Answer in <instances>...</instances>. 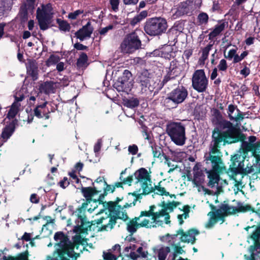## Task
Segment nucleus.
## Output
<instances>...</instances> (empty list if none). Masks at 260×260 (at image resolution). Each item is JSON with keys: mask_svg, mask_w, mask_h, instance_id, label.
Instances as JSON below:
<instances>
[{"mask_svg": "<svg viewBox=\"0 0 260 260\" xmlns=\"http://www.w3.org/2000/svg\"><path fill=\"white\" fill-rule=\"evenodd\" d=\"M220 125L222 130L215 128L212 132L209 152L206 153L204 156L206 164L210 165L211 167V169L205 170L209 180L208 185L211 188L216 187L217 190L215 192H218L220 175L226 170L221 158L220 145H225L226 144L234 143L236 140L235 129L231 122L223 120Z\"/></svg>", "mask_w": 260, "mask_h": 260, "instance_id": "nucleus-1", "label": "nucleus"}, {"mask_svg": "<svg viewBox=\"0 0 260 260\" xmlns=\"http://www.w3.org/2000/svg\"><path fill=\"white\" fill-rule=\"evenodd\" d=\"M162 208L158 211H155L154 205L150 206L148 211H143L138 217L141 226L147 229L162 226L164 223H170L169 213L173 211L178 204L175 202L168 203L163 202Z\"/></svg>", "mask_w": 260, "mask_h": 260, "instance_id": "nucleus-2", "label": "nucleus"}, {"mask_svg": "<svg viewBox=\"0 0 260 260\" xmlns=\"http://www.w3.org/2000/svg\"><path fill=\"white\" fill-rule=\"evenodd\" d=\"M54 240L58 242L55 244L56 250L53 256H48L47 260H75L73 249L75 245L71 243L69 239L63 232H59L55 234Z\"/></svg>", "mask_w": 260, "mask_h": 260, "instance_id": "nucleus-3", "label": "nucleus"}, {"mask_svg": "<svg viewBox=\"0 0 260 260\" xmlns=\"http://www.w3.org/2000/svg\"><path fill=\"white\" fill-rule=\"evenodd\" d=\"M250 209V207L248 205L239 204L237 207H235L228 204H222L215 212L211 211L208 213L210 218L205 224V227L211 228L218 221H221V223H222L224 221L225 216L234 214L236 212L248 211Z\"/></svg>", "mask_w": 260, "mask_h": 260, "instance_id": "nucleus-4", "label": "nucleus"}, {"mask_svg": "<svg viewBox=\"0 0 260 260\" xmlns=\"http://www.w3.org/2000/svg\"><path fill=\"white\" fill-rule=\"evenodd\" d=\"M167 133L177 145L182 146L186 141L185 125L181 122H171L167 126Z\"/></svg>", "mask_w": 260, "mask_h": 260, "instance_id": "nucleus-5", "label": "nucleus"}, {"mask_svg": "<svg viewBox=\"0 0 260 260\" xmlns=\"http://www.w3.org/2000/svg\"><path fill=\"white\" fill-rule=\"evenodd\" d=\"M245 157L240 154H236L232 158V163L230 165L232 171L240 172L244 174H248L255 172L257 164V157H253L252 163L249 162L244 168Z\"/></svg>", "mask_w": 260, "mask_h": 260, "instance_id": "nucleus-6", "label": "nucleus"}, {"mask_svg": "<svg viewBox=\"0 0 260 260\" xmlns=\"http://www.w3.org/2000/svg\"><path fill=\"white\" fill-rule=\"evenodd\" d=\"M52 8L50 4L42 5L37 10V18L41 29L46 30L52 22Z\"/></svg>", "mask_w": 260, "mask_h": 260, "instance_id": "nucleus-7", "label": "nucleus"}, {"mask_svg": "<svg viewBox=\"0 0 260 260\" xmlns=\"http://www.w3.org/2000/svg\"><path fill=\"white\" fill-rule=\"evenodd\" d=\"M167 27L165 19L161 18H153L146 23L144 29L150 36H156L164 32Z\"/></svg>", "mask_w": 260, "mask_h": 260, "instance_id": "nucleus-8", "label": "nucleus"}, {"mask_svg": "<svg viewBox=\"0 0 260 260\" xmlns=\"http://www.w3.org/2000/svg\"><path fill=\"white\" fill-rule=\"evenodd\" d=\"M141 45L138 32L135 31L126 36L121 44V50L123 53H132L138 49Z\"/></svg>", "mask_w": 260, "mask_h": 260, "instance_id": "nucleus-9", "label": "nucleus"}, {"mask_svg": "<svg viewBox=\"0 0 260 260\" xmlns=\"http://www.w3.org/2000/svg\"><path fill=\"white\" fill-rule=\"evenodd\" d=\"M208 85V79L203 70H196L192 77V86L199 92H205Z\"/></svg>", "mask_w": 260, "mask_h": 260, "instance_id": "nucleus-10", "label": "nucleus"}, {"mask_svg": "<svg viewBox=\"0 0 260 260\" xmlns=\"http://www.w3.org/2000/svg\"><path fill=\"white\" fill-rule=\"evenodd\" d=\"M124 256L121 260H136L138 257L145 258L148 252L142 246L137 247L135 245L126 246L124 250Z\"/></svg>", "mask_w": 260, "mask_h": 260, "instance_id": "nucleus-11", "label": "nucleus"}, {"mask_svg": "<svg viewBox=\"0 0 260 260\" xmlns=\"http://www.w3.org/2000/svg\"><path fill=\"white\" fill-rule=\"evenodd\" d=\"M136 178L138 181L141 183L143 190V194H147L152 190V186L151 184L150 175L147 170L144 168H141L135 173Z\"/></svg>", "mask_w": 260, "mask_h": 260, "instance_id": "nucleus-12", "label": "nucleus"}, {"mask_svg": "<svg viewBox=\"0 0 260 260\" xmlns=\"http://www.w3.org/2000/svg\"><path fill=\"white\" fill-rule=\"evenodd\" d=\"M77 213L78 218L77 221V225L74 229V232L78 234L86 233L90 229L92 224H94V221H87L84 214V209L82 208L78 209Z\"/></svg>", "mask_w": 260, "mask_h": 260, "instance_id": "nucleus-13", "label": "nucleus"}, {"mask_svg": "<svg viewBox=\"0 0 260 260\" xmlns=\"http://www.w3.org/2000/svg\"><path fill=\"white\" fill-rule=\"evenodd\" d=\"M121 200V199L117 198V200L116 202H109L108 203L109 209L110 211L114 212L118 218L125 220L128 218V216L126 213L120 210H123L124 208L129 207V205L127 203H125L122 205H119V201Z\"/></svg>", "mask_w": 260, "mask_h": 260, "instance_id": "nucleus-14", "label": "nucleus"}, {"mask_svg": "<svg viewBox=\"0 0 260 260\" xmlns=\"http://www.w3.org/2000/svg\"><path fill=\"white\" fill-rule=\"evenodd\" d=\"M188 92L186 88L181 86L179 87L170 92L166 100H171L175 104L182 103L186 98Z\"/></svg>", "mask_w": 260, "mask_h": 260, "instance_id": "nucleus-15", "label": "nucleus"}, {"mask_svg": "<svg viewBox=\"0 0 260 260\" xmlns=\"http://www.w3.org/2000/svg\"><path fill=\"white\" fill-rule=\"evenodd\" d=\"M234 174L232 175L231 180L234 186V191L237 193L239 191H242L244 187L245 184L243 181L244 178V173L240 172L232 171Z\"/></svg>", "mask_w": 260, "mask_h": 260, "instance_id": "nucleus-16", "label": "nucleus"}, {"mask_svg": "<svg viewBox=\"0 0 260 260\" xmlns=\"http://www.w3.org/2000/svg\"><path fill=\"white\" fill-rule=\"evenodd\" d=\"M116 220L115 217L107 216L106 217H102L96 221H93V223L102 224L101 230L108 231L113 229L116 222Z\"/></svg>", "mask_w": 260, "mask_h": 260, "instance_id": "nucleus-17", "label": "nucleus"}, {"mask_svg": "<svg viewBox=\"0 0 260 260\" xmlns=\"http://www.w3.org/2000/svg\"><path fill=\"white\" fill-rule=\"evenodd\" d=\"M93 30L91 23L88 22L85 25L76 32L75 36L81 41H83L87 38H90Z\"/></svg>", "mask_w": 260, "mask_h": 260, "instance_id": "nucleus-18", "label": "nucleus"}, {"mask_svg": "<svg viewBox=\"0 0 260 260\" xmlns=\"http://www.w3.org/2000/svg\"><path fill=\"white\" fill-rule=\"evenodd\" d=\"M199 234L198 231L196 230H190L184 233L182 230H179L176 235H181L180 240L182 242L193 243L196 241V236Z\"/></svg>", "mask_w": 260, "mask_h": 260, "instance_id": "nucleus-19", "label": "nucleus"}, {"mask_svg": "<svg viewBox=\"0 0 260 260\" xmlns=\"http://www.w3.org/2000/svg\"><path fill=\"white\" fill-rule=\"evenodd\" d=\"M228 113L231 120L238 122H240L244 119L243 113L237 108L236 106L233 105L229 106Z\"/></svg>", "mask_w": 260, "mask_h": 260, "instance_id": "nucleus-20", "label": "nucleus"}, {"mask_svg": "<svg viewBox=\"0 0 260 260\" xmlns=\"http://www.w3.org/2000/svg\"><path fill=\"white\" fill-rule=\"evenodd\" d=\"M35 0H26L25 3L20 8V14L23 19L27 18L28 13H32L35 9Z\"/></svg>", "mask_w": 260, "mask_h": 260, "instance_id": "nucleus-21", "label": "nucleus"}, {"mask_svg": "<svg viewBox=\"0 0 260 260\" xmlns=\"http://www.w3.org/2000/svg\"><path fill=\"white\" fill-rule=\"evenodd\" d=\"M144 82L139 83L141 88V92L142 93L148 94L153 91L156 87V83L152 78L144 81Z\"/></svg>", "mask_w": 260, "mask_h": 260, "instance_id": "nucleus-22", "label": "nucleus"}, {"mask_svg": "<svg viewBox=\"0 0 260 260\" xmlns=\"http://www.w3.org/2000/svg\"><path fill=\"white\" fill-rule=\"evenodd\" d=\"M144 82L139 83L141 88V92L142 93L148 94L153 91L156 87V83L152 78L144 81Z\"/></svg>", "mask_w": 260, "mask_h": 260, "instance_id": "nucleus-23", "label": "nucleus"}, {"mask_svg": "<svg viewBox=\"0 0 260 260\" xmlns=\"http://www.w3.org/2000/svg\"><path fill=\"white\" fill-rule=\"evenodd\" d=\"M176 237L177 235H170L169 234H167L161 238V240L162 242H167L170 245L175 246V250L173 255L175 253L176 256H177V254H182L184 252L181 247H178L177 245L174 243L173 240Z\"/></svg>", "mask_w": 260, "mask_h": 260, "instance_id": "nucleus-24", "label": "nucleus"}, {"mask_svg": "<svg viewBox=\"0 0 260 260\" xmlns=\"http://www.w3.org/2000/svg\"><path fill=\"white\" fill-rule=\"evenodd\" d=\"M175 10V12L172 16L174 19L187 14L189 10L188 2L186 1L181 3L176 9H172V11H173Z\"/></svg>", "mask_w": 260, "mask_h": 260, "instance_id": "nucleus-25", "label": "nucleus"}, {"mask_svg": "<svg viewBox=\"0 0 260 260\" xmlns=\"http://www.w3.org/2000/svg\"><path fill=\"white\" fill-rule=\"evenodd\" d=\"M55 83L52 81L43 82L39 86V90L41 92H43L47 94L54 93L55 89Z\"/></svg>", "mask_w": 260, "mask_h": 260, "instance_id": "nucleus-26", "label": "nucleus"}, {"mask_svg": "<svg viewBox=\"0 0 260 260\" xmlns=\"http://www.w3.org/2000/svg\"><path fill=\"white\" fill-rule=\"evenodd\" d=\"M38 66L35 61H29L27 66V74L33 80H36L38 76Z\"/></svg>", "mask_w": 260, "mask_h": 260, "instance_id": "nucleus-27", "label": "nucleus"}, {"mask_svg": "<svg viewBox=\"0 0 260 260\" xmlns=\"http://www.w3.org/2000/svg\"><path fill=\"white\" fill-rule=\"evenodd\" d=\"M15 131L14 121L11 122L9 124L7 125L3 129L1 137L6 142L12 136Z\"/></svg>", "mask_w": 260, "mask_h": 260, "instance_id": "nucleus-28", "label": "nucleus"}, {"mask_svg": "<svg viewBox=\"0 0 260 260\" xmlns=\"http://www.w3.org/2000/svg\"><path fill=\"white\" fill-rule=\"evenodd\" d=\"M141 224L138 217H135L127 223L126 229L129 233L133 234L137 232L139 228H142Z\"/></svg>", "mask_w": 260, "mask_h": 260, "instance_id": "nucleus-29", "label": "nucleus"}, {"mask_svg": "<svg viewBox=\"0 0 260 260\" xmlns=\"http://www.w3.org/2000/svg\"><path fill=\"white\" fill-rule=\"evenodd\" d=\"M13 5V0H0V16L8 13Z\"/></svg>", "mask_w": 260, "mask_h": 260, "instance_id": "nucleus-30", "label": "nucleus"}, {"mask_svg": "<svg viewBox=\"0 0 260 260\" xmlns=\"http://www.w3.org/2000/svg\"><path fill=\"white\" fill-rule=\"evenodd\" d=\"M47 104V102H46L43 104L38 105L36 107V108L34 109V113L35 116L40 118L45 117V119H46L49 118L48 113H47L45 110Z\"/></svg>", "mask_w": 260, "mask_h": 260, "instance_id": "nucleus-31", "label": "nucleus"}, {"mask_svg": "<svg viewBox=\"0 0 260 260\" xmlns=\"http://www.w3.org/2000/svg\"><path fill=\"white\" fill-rule=\"evenodd\" d=\"M151 192H154V193L162 196H170L171 198L175 197L174 194H170L167 189L162 186L161 182H159L158 185H155L154 187H152V190Z\"/></svg>", "mask_w": 260, "mask_h": 260, "instance_id": "nucleus-32", "label": "nucleus"}, {"mask_svg": "<svg viewBox=\"0 0 260 260\" xmlns=\"http://www.w3.org/2000/svg\"><path fill=\"white\" fill-rule=\"evenodd\" d=\"M20 104H18L17 102H14L7 114V118L9 119H13L20 110Z\"/></svg>", "mask_w": 260, "mask_h": 260, "instance_id": "nucleus-33", "label": "nucleus"}, {"mask_svg": "<svg viewBox=\"0 0 260 260\" xmlns=\"http://www.w3.org/2000/svg\"><path fill=\"white\" fill-rule=\"evenodd\" d=\"M245 230L247 231L249 230H252V234L250 236V237L254 241L255 243H259L258 241L260 239V226H248L245 228Z\"/></svg>", "mask_w": 260, "mask_h": 260, "instance_id": "nucleus-34", "label": "nucleus"}, {"mask_svg": "<svg viewBox=\"0 0 260 260\" xmlns=\"http://www.w3.org/2000/svg\"><path fill=\"white\" fill-rule=\"evenodd\" d=\"M81 192L83 196L86 198L87 202L88 203H90L92 197L97 193V192L91 187H84L81 188Z\"/></svg>", "mask_w": 260, "mask_h": 260, "instance_id": "nucleus-35", "label": "nucleus"}, {"mask_svg": "<svg viewBox=\"0 0 260 260\" xmlns=\"http://www.w3.org/2000/svg\"><path fill=\"white\" fill-rule=\"evenodd\" d=\"M243 149L245 152L250 151L254 150L253 152V155L254 157H257V155L256 154L255 148L257 146L256 144H252V143H249L248 141H243L242 142V145Z\"/></svg>", "mask_w": 260, "mask_h": 260, "instance_id": "nucleus-36", "label": "nucleus"}, {"mask_svg": "<svg viewBox=\"0 0 260 260\" xmlns=\"http://www.w3.org/2000/svg\"><path fill=\"white\" fill-rule=\"evenodd\" d=\"M151 78V74L147 70H143L138 74L137 81L138 83H144V81Z\"/></svg>", "mask_w": 260, "mask_h": 260, "instance_id": "nucleus-37", "label": "nucleus"}, {"mask_svg": "<svg viewBox=\"0 0 260 260\" xmlns=\"http://www.w3.org/2000/svg\"><path fill=\"white\" fill-rule=\"evenodd\" d=\"M260 245L259 243H254L253 245L250 246L249 251L250 253L251 260H254L255 257L258 256L259 253Z\"/></svg>", "mask_w": 260, "mask_h": 260, "instance_id": "nucleus-38", "label": "nucleus"}, {"mask_svg": "<svg viewBox=\"0 0 260 260\" xmlns=\"http://www.w3.org/2000/svg\"><path fill=\"white\" fill-rule=\"evenodd\" d=\"M224 27L225 24L224 23L215 25L214 29L209 35V38L212 39L217 36L224 30Z\"/></svg>", "mask_w": 260, "mask_h": 260, "instance_id": "nucleus-39", "label": "nucleus"}, {"mask_svg": "<svg viewBox=\"0 0 260 260\" xmlns=\"http://www.w3.org/2000/svg\"><path fill=\"white\" fill-rule=\"evenodd\" d=\"M213 46L212 44H209L202 50V54L201 57L199 59V61L204 63L205 61L207 59L209 52Z\"/></svg>", "mask_w": 260, "mask_h": 260, "instance_id": "nucleus-40", "label": "nucleus"}, {"mask_svg": "<svg viewBox=\"0 0 260 260\" xmlns=\"http://www.w3.org/2000/svg\"><path fill=\"white\" fill-rule=\"evenodd\" d=\"M170 252L169 247H162L158 250V257L159 260H165L168 254Z\"/></svg>", "mask_w": 260, "mask_h": 260, "instance_id": "nucleus-41", "label": "nucleus"}, {"mask_svg": "<svg viewBox=\"0 0 260 260\" xmlns=\"http://www.w3.org/2000/svg\"><path fill=\"white\" fill-rule=\"evenodd\" d=\"M127 84L125 80L121 79L115 83V87L118 91H125Z\"/></svg>", "mask_w": 260, "mask_h": 260, "instance_id": "nucleus-42", "label": "nucleus"}, {"mask_svg": "<svg viewBox=\"0 0 260 260\" xmlns=\"http://www.w3.org/2000/svg\"><path fill=\"white\" fill-rule=\"evenodd\" d=\"M27 252H25L19 254L17 258L12 256H4L0 260H27Z\"/></svg>", "mask_w": 260, "mask_h": 260, "instance_id": "nucleus-43", "label": "nucleus"}, {"mask_svg": "<svg viewBox=\"0 0 260 260\" xmlns=\"http://www.w3.org/2000/svg\"><path fill=\"white\" fill-rule=\"evenodd\" d=\"M202 175H203V173L201 170H200L198 172H196L194 173H193V179L192 182L197 186L200 185L201 183V182H202V180H203Z\"/></svg>", "mask_w": 260, "mask_h": 260, "instance_id": "nucleus-44", "label": "nucleus"}, {"mask_svg": "<svg viewBox=\"0 0 260 260\" xmlns=\"http://www.w3.org/2000/svg\"><path fill=\"white\" fill-rule=\"evenodd\" d=\"M153 156L155 158H159L160 160H163L166 158V155L162 153L160 149L156 147H152Z\"/></svg>", "mask_w": 260, "mask_h": 260, "instance_id": "nucleus-45", "label": "nucleus"}, {"mask_svg": "<svg viewBox=\"0 0 260 260\" xmlns=\"http://www.w3.org/2000/svg\"><path fill=\"white\" fill-rule=\"evenodd\" d=\"M208 15L206 13L202 12L198 16V20L199 24H206L208 21Z\"/></svg>", "mask_w": 260, "mask_h": 260, "instance_id": "nucleus-46", "label": "nucleus"}, {"mask_svg": "<svg viewBox=\"0 0 260 260\" xmlns=\"http://www.w3.org/2000/svg\"><path fill=\"white\" fill-rule=\"evenodd\" d=\"M87 55L85 53H82L78 59L77 64L79 67L84 66L87 61Z\"/></svg>", "mask_w": 260, "mask_h": 260, "instance_id": "nucleus-47", "label": "nucleus"}, {"mask_svg": "<svg viewBox=\"0 0 260 260\" xmlns=\"http://www.w3.org/2000/svg\"><path fill=\"white\" fill-rule=\"evenodd\" d=\"M189 212V208L188 206L184 208V213L182 214L178 215V219L180 224H182L183 222V218L186 219L188 217V213Z\"/></svg>", "mask_w": 260, "mask_h": 260, "instance_id": "nucleus-48", "label": "nucleus"}, {"mask_svg": "<svg viewBox=\"0 0 260 260\" xmlns=\"http://www.w3.org/2000/svg\"><path fill=\"white\" fill-rule=\"evenodd\" d=\"M59 60L60 58L58 56L51 55L47 61V65L50 66L56 64L59 62Z\"/></svg>", "mask_w": 260, "mask_h": 260, "instance_id": "nucleus-49", "label": "nucleus"}, {"mask_svg": "<svg viewBox=\"0 0 260 260\" xmlns=\"http://www.w3.org/2000/svg\"><path fill=\"white\" fill-rule=\"evenodd\" d=\"M164 159H165V163L169 167H170L168 172L170 173L176 168L177 165H175V162L173 160L170 159L167 156Z\"/></svg>", "mask_w": 260, "mask_h": 260, "instance_id": "nucleus-50", "label": "nucleus"}, {"mask_svg": "<svg viewBox=\"0 0 260 260\" xmlns=\"http://www.w3.org/2000/svg\"><path fill=\"white\" fill-rule=\"evenodd\" d=\"M139 104V101L136 99H134L125 101L124 105L128 108H133L138 106Z\"/></svg>", "mask_w": 260, "mask_h": 260, "instance_id": "nucleus-51", "label": "nucleus"}, {"mask_svg": "<svg viewBox=\"0 0 260 260\" xmlns=\"http://www.w3.org/2000/svg\"><path fill=\"white\" fill-rule=\"evenodd\" d=\"M177 63L175 61H172L170 63V67L168 70V72L170 73V74H173L175 76H177Z\"/></svg>", "mask_w": 260, "mask_h": 260, "instance_id": "nucleus-52", "label": "nucleus"}, {"mask_svg": "<svg viewBox=\"0 0 260 260\" xmlns=\"http://www.w3.org/2000/svg\"><path fill=\"white\" fill-rule=\"evenodd\" d=\"M59 28L61 30L64 31H68L70 30V24L66 21H59L58 20Z\"/></svg>", "mask_w": 260, "mask_h": 260, "instance_id": "nucleus-53", "label": "nucleus"}, {"mask_svg": "<svg viewBox=\"0 0 260 260\" xmlns=\"http://www.w3.org/2000/svg\"><path fill=\"white\" fill-rule=\"evenodd\" d=\"M228 64L226 61L224 59L220 60L218 65V68L219 71H226L228 69Z\"/></svg>", "mask_w": 260, "mask_h": 260, "instance_id": "nucleus-54", "label": "nucleus"}, {"mask_svg": "<svg viewBox=\"0 0 260 260\" xmlns=\"http://www.w3.org/2000/svg\"><path fill=\"white\" fill-rule=\"evenodd\" d=\"M237 52V50L235 49H231L227 54L224 53V56L225 58L229 60H232L235 53Z\"/></svg>", "mask_w": 260, "mask_h": 260, "instance_id": "nucleus-55", "label": "nucleus"}, {"mask_svg": "<svg viewBox=\"0 0 260 260\" xmlns=\"http://www.w3.org/2000/svg\"><path fill=\"white\" fill-rule=\"evenodd\" d=\"M117 255L110 252L104 253V258L105 260H116Z\"/></svg>", "mask_w": 260, "mask_h": 260, "instance_id": "nucleus-56", "label": "nucleus"}, {"mask_svg": "<svg viewBox=\"0 0 260 260\" xmlns=\"http://www.w3.org/2000/svg\"><path fill=\"white\" fill-rule=\"evenodd\" d=\"M113 28V25H109L105 27L102 28L99 30V33L101 35L104 36L105 35L107 32L110 30H112Z\"/></svg>", "mask_w": 260, "mask_h": 260, "instance_id": "nucleus-57", "label": "nucleus"}, {"mask_svg": "<svg viewBox=\"0 0 260 260\" xmlns=\"http://www.w3.org/2000/svg\"><path fill=\"white\" fill-rule=\"evenodd\" d=\"M83 13V10H78L75 11L73 13H71L69 14V18L71 19H75L77 18L78 16H79L80 14H81Z\"/></svg>", "mask_w": 260, "mask_h": 260, "instance_id": "nucleus-58", "label": "nucleus"}, {"mask_svg": "<svg viewBox=\"0 0 260 260\" xmlns=\"http://www.w3.org/2000/svg\"><path fill=\"white\" fill-rule=\"evenodd\" d=\"M119 3V0H110V4L111 5L112 9L116 11L118 9V6Z\"/></svg>", "mask_w": 260, "mask_h": 260, "instance_id": "nucleus-59", "label": "nucleus"}, {"mask_svg": "<svg viewBox=\"0 0 260 260\" xmlns=\"http://www.w3.org/2000/svg\"><path fill=\"white\" fill-rule=\"evenodd\" d=\"M102 145V140L101 139H100L98 140L97 142L95 144L94 146V151L95 153L99 152L101 148Z\"/></svg>", "mask_w": 260, "mask_h": 260, "instance_id": "nucleus-60", "label": "nucleus"}, {"mask_svg": "<svg viewBox=\"0 0 260 260\" xmlns=\"http://www.w3.org/2000/svg\"><path fill=\"white\" fill-rule=\"evenodd\" d=\"M128 150L129 153L133 155H135L137 154V153L138 152V148L137 145H133L128 147Z\"/></svg>", "mask_w": 260, "mask_h": 260, "instance_id": "nucleus-61", "label": "nucleus"}, {"mask_svg": "<svg viewBox=\"0 0 260 260\" xmlns=\"http://www.w3.org/2000/svg\"><path fill=\"white\" fill-rule=\"evenodd\" d=\"M132 77L131 73L128 70H125L123 74V76L121 79H124L128 82V80ZM128 84V83H127Z\"/></svg>", "mask_w": 260, "mask_h": 260, "instance_id": "nucleus-62", "label": "nucleus"}, {"mask_svg": "<svg viewBox=\"0 0 260 260\" xmlns=\"http://www.w3.org/2000/svg\"><path fill=\"white\" fill-rule=\"evenodd\" d=\"M69 184L70 183L67 177H64L62 180H61L59 182L60 186L63 188L67 187L69 185Z\"/></svg>", "mask_w": 260, "mask_h": 260, "instance_id": "nucleus-63", "label": "nucleus"}, {"mask_svg": "<svg viewBox=\"0 0 260 260\" xmlns=\"http://www.w3.org/2000/svg\"><path fill=\"white\" fill-rule=\"evenodd\" d=\"M83 240V238L79 235H75L73 237L74 243L76 244L82 243Z\"/></svg>", "mask_w": 260, "mask_h": 260, "instance_id": "nucleus-64", "label": "nucleus"}]
</instances>
